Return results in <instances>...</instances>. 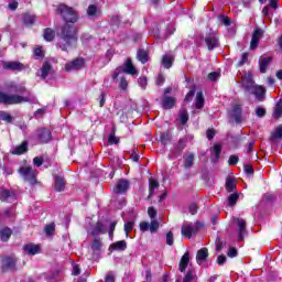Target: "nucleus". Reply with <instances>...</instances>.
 I'll return each instance as SVG.
<instances>
[{
    "label": "nucleus",
    "instance_id": "obj_1",
    "mask_svg": "<svg viewBox=\"0 0 282 282\" xmlns=\"http://www.w3.org/2000/svg\"><path fill=\"white\" fill-rule=\"evenodd\" d=\"M57 36L61 42L57 43V47L62 50V52H69L72 47H75L78 43V30L74 24L64 23L59 28V32Z\"/></svg>",
    "mask_w": 282,
    "mask_h": 282
},
{
    "label": "nucleus",
    "instance_id": "obj_2",
    "mask_svg": "<svg viewBox=\"0 0 282 282\" xmlns=\"http://www.w3.org/2000/svg\"><path fill=\"white\" fill-rule=\"evenodd\" d=\"M55 12L56 14L61 15V19L62 21H64V23L75 25V23H78V21H80V15L76 11V9L65 3L57 4Z\"/></svg>",
    "mask_w": 282,
    "mask_h": 282
},
{
    "label": "nucleus",
    "instance_id": "obj_3",
    "mask_svg": "<svg viewBox=\"0 0 282 282\" xmlns=\"http://www.w3.org/2000/svg\"><path fill=\"white\" fill-rule=\"evenodd\" d=\"M21 102H30V97L0 91V105H6L8 107L10 105H21Z\"/></svg>",
    "mask_w": 282,
    "mask_h": 282
},
{
    "label": "nucleus",
    "instance_id": "obj_4",
    "mask_svg": "<svg viewBox=\"0 0 282 282\" xmlns=\"http://www.w3.org/2000/svg\"><path fill=\"white\" fill-rule=\"evenodd\" d=\"M19 259H17L14 257V254L12 256H4L1 259V272L6 273V272H17V263H18Z\"/></svg>",
    "mask_w": 282,
    "mask_h": 282
},
{
    "label": "nucleus",
    "instance_id": "obj_5",
    "mask_svg": "<svg viewBox=\"0 0 282 282\" xmlns=\"http://www.w3.org/2000/svg\"><path fill=\"white\" fill-rule=\"evenodd\" d=\"M234 224L237 226L238 241H243L248 235V221L240 217H234Z\"/></svg>",
    "mask_w": 282,
    "mask_h": 282
},
{
    "label": "nucleus",
    "instance_id": "obj_6",
    "mask_svg": "<svg viewBox=\"0 0 282 282\" xmlns=\"http://www.w3.org/2000/svg\"><path fill=\"white\" fill-rule=\"evenodd\" d=\"M19 173L23 177L24 182H28L32 186H35L36 174H34V170L32 169V166H21Z\"/></svg>",
    "mask_w": 282,
    "mask_h": 282
},
{
    "label": "nucleus",
    "instance_id": "obj_7",
    "mask_svg": "<svg viewBox=\"0 0 282 282\" xmlns=\"http://www.w3.org/2000/svg\"><path fill=\"white\" fill-rule=\"evenodd\" d=\"M204 41L209 52H213V50H217V47H219V37L215 33H208Z\"/></svg>",
    "mask_w": 282,
    "mask_h": 282
},
{
    "label": "nucleus",
    "instance_id": "obj_8",
    "mask_svg": "<svg viewBox=\"0 0 282 282\" xmlns=\"http://www.w3.org/2000/svg\"><path fill=\"white\" fill-rule=\"evenodd\" d=\"M130 186L131 184L127 178H121L117 182L116 186L113 187V193H116L117 195H126Z\"/></svg>",
    "mask_w": 282,
    "mask_h": 282
},
{
    "label": "nucleus",
    "instance_id": "obj_9",
    "mask_svg": "<svg viewBox=\"0 0 282 282\" xmlns=\"http://www.w3.org/2000/svg\"><path fill=\"white\" fill-rule=\"evenodd\" d=\"M37 140L40 144H47L52 140V131L47 128L37 129Z\"/></svg>",
    "mask_w": 282,
    "mask_h": 282
},
{
    "label": "nucleus",
    "instance_id": "obj_10",
    "mask_svg": "<svg viewBox=\"0 0 282 282\" xmlns=\"http://www.w3.org/2000/svg\"><path fill=\"white\" fill-rule=\"evenodd\" d=\"M119 67L123 74H129L130 76H135V74H138V69L133 66L131 57H128L123 65Z\"/></svg>",
    "mask_w": 282,
    "mask_h": 282
},
{
    "label": "nucleus",
    "instance_id": "obj_11",
    "mask_svg": "<svg viewBox=\"0 0 282 282\" xmlns=\"http://www.w3.org/2000/svg\"><path fill=\"white\" fill-rule=\"evenodd\" d=\"M3 69H9L10 72H23L25 69V65L21 62H3Z\"/></svg>",
    "mask_w": 282,
    "mask_h": 282
},
{
    "label": "nucleus",
    "instance_id": "obj_12",
    "mask_svg": "<svg viewBox=\"0 0 282 282\" xmlns=\"http://www.w3.org/2000/svg\"><path fill=\"white\" fill-rule=\"evenodd\" d=\"M85 67V61L83 58H75L72 62L65 64V72H73V69H83Z\"/></svg>",
    "mask_w": 282,
    "mask_h": 282
},
{
    "label": "nucleus",
    "instance_id": "obj_13",
    "mask_svg": "<svg viewBox=\"0 0 282 282\" xmlns=\"http://www.w3.org/2000/svg\"><path fill=\"white\" fill-rule=\"evenodd\" d=\"M261 36H263V30L256 29L252 33L251 42H250V50H257L259 47V41H261Z\"/></svg>",
    "mask_w": 282,
    "mask_h": 282
},
{
    "label": "nucleus",
    "instance_id": "obj_14",
    "mask_svg": "<svg viewBox=\"0 0 282 282\" xmlns=\"http://www.w3.org/2000/svg\"><path fill=\"white\" fill-rule=\"evenodd\" d=\"M67 183L65 182V176L55 175L54 177V188L56 193H63L65 191Z\"/></svg>",
    "mask_w": 282,
    "mask_h": 282
},
{
    "label": "nucleus",
    "instance_id": "obj_15",
    "mask_svg": "<svg viewBox=\"0 0 282 282\" xmlns=\"http://www.w3.org/2000/svg\"><path fill=\"white\" fill-rule=\"evenodd\" d=\"M272 64V56H260L259 58V67L260 74H265L268 72V67Z\"/></svg>",
    "mask_w": 282,
    "mask_h": 282
},
{
    "label": "nucleus",
    "instance_id": "obj_16",
    "mask_svg": "<svg viewBox=\"0 0 282 282\" xmlns=\"http://www.w3.org/2000/svg\"><path fill=\"white\" fill-rule=\"evenodd\" d=\"M195 232V227L193 224H183L181 227V235L186 239H193V234Z\"/></svg>",
    "mask_w": 282,
    "mask_h": 282
},
{
    "label": "nucleus",
    "instance_id": "obj_17",
    "mask_svg": "<svg viewBox=\"0 0 282 282\" xmlns=\"http://www.w3.org/2000/svg\"><path fill=\"white\" fill-rule=\"evenodd\" d=\"M242 85L246 89V91H251L254 87V79L252 78V73H247L242 77Z\"/></svg>",
    "mask_w": 282,
    "mask_h": 282
},
{
    "label": "nucleus",
    "instance_id": "obj_18",
    "mask_svg": "<svg viewBox=\"0 0 282 282\" xmlns=\"http://www.w3.org/2000/svg\"><path fill=\"white\" fill-rule=\"evenodd\" d=\"M188 263H191V252L186 251L180 260V264H178L180 272H186V268H188Z\"/></svg>",
    "mask_w": 282,
    "mask_h": 282
},
{
    "label": "nucleus",
    "instance_id": "obj_19",
    "mask_svg": "<svg viewBox=\"0 0 282 282\" xmlns=\"http://www.w3.org/2000/svg\"><path fill=\"white\" fill-rule=\"evenodd\" d=\"M176 102L177 98L171 96H163L161 104L163 109H173Z\"/></svg>",
    "mask_w": 282,
    "mask_h": 282
},
{
    "label": "nucleus",
    "instance_id": "obj_20",
    "mask_svg": "<svg viewBox=\"0 0 282 282\" xmlns=\"http://www.w3.org/2000/svg\"><path fill=\"white\" fill-rule=\"evenodd\" d=\"M208 260V248H202L196 253V263L202 265V263Z\"/></svg>",
    "mask_w": 282,
    "mask_h": 282
},
{
    "label": "nucleus",
    "instance_id": "obj_21",
    "mask_svg": "<svg viewBox=\"0 0 282 282\" xmlns=\"http://www.w3.org/2000/svg\"><path fill=\"white\" fill-rule=\"evenodd\" d=\"M187 142H188V139L186 138L180 139L177 143L174 144L173 153H175V155H182V153L184 152V149H186Z\"/></svg>",
    "mask_w": 282,
    "mask_h": 282
},
{
    "label": "nucleus",
    "instance_id": "obj_22",
    "mask_svg": "<svg viewBox=\"0 0 282 282\" xmlns=\"http://www.w3.org/2000/svg\"><path fill=\"white\" fill-rule=\"evenodd\" d=\"M107 229L105 228V224L102 221L98 220L95 225V227L91 229L90 235L91 237H96L97 235H106Z\"/></svg>",
    "mask_w": 282,
    "mask_h": 282
},
{
    "label": "nucleus",
    "instance_id": "obj_23",
    "mask_svg": "<svg viewBox=\"0 0 282 282\" xmlns=\"http://www.w3.org/2000/svg\"><path fill=\"white\" fill-rule=\"evenodd\" d=\"M23 250L28 254H31V257H34V254H39V252H41V246L29 243L23 246Z\"/></svg>",
    "mask_w": 282,
    "mask_h": 282
},
{
    "label": "nucleus",
    "instance_id": "obj_24",
    "mask_svg": "<svg viewBox=\"0 0 282 282\" xmlns=\"http://www.w3.org/2000/svg\"><path fill=\"white\" fill-rule=\"evenodd\" d=\"M242 113L243 109L241 108V105L237 104L232 107V118L238 124L241 123Z\"/></svg>",
    "mask_w": 282,
    "mask_h": 282
},
{
    "label": "nucleus",
    "instance_id": "obj_25",
    "mask_svg": "<svg viewBox=\"0 0 282 282\" xmlns=\"http://www.w3.org/2000/svg\"><path fill=\"white\" fill-rule=\"evenodd\" d=\"M22 22L26 28H32L36 23V15L24 13L22 14Z\"/></svg>",
    "mask_w": 282,
    "mask_h": 282
},
{
    "label": "nucleus",
    "instance_id": "obj_26",
    "mask_svg": "<svg viewBox=\"0 0 282 282\" xmlns=\"http://www.w3.org/2000/svg\"><path fill=\"white\" fill-rule=\"evenodd\" d=\"M109 250H116L117 252H124L127 250V240H119L110 245Z\"/></svg>",
    "mask_w": 282,
    "mask_h": 282
},
{
    "label": "nucleus",
    "instance_id": "obj_27",
    "mask_svg": "<svg viewBox=\"0 0 282 282\" xmlns=\"http://www.w3.org/2000/svg\"><path fill=\"white\" fill-rule=\"evenodd\" d=\"M11 153L12 155H23L28 153V141H23L20 145L15 147Z\"/></svg>",
    "mask_w": 282,
    "mask_h": 282
},
{
    "label": "nucleus",
    "instance_id": "obj_28",
    "mask_svg": "<svg viewBox=\"0 0 282 282\" xmlns=\"http://www.w3.org/2000/svg\"><path fill=\"white\" fill-rule=\"evenodd\" d=\"M225 188L227 193H235V191H237V182L232 176L226 178Z\"/></svg>",
    "mask_w": 282,
    "mask_h": 282
},
{
    "label": "nucleus",
    "instance_id": "obj_29",
    "mask_svg": "<svg viewBox=\"0 0 282 282\" xmlns=\"http://www.w3.org/2000/svg\"><path fill=\"white\" fill-rule=\"evenodd\" d=\"M44 41H47V43H52L54 39H56V31L52 28H46L43 31Z\"/></svg>",
    "mask_w": 282,
    "mask_h": 282
},
{
    "label": "nucleus",
    "instance_id": "obj_30",
    "mask_svg": "<svg viewBox=\"0 0 282 282\" xmlns=\"http://www.w3.org/2000/svg\"><path fill=\"white\" fill-rule=\"evenodd\" d=\"M249 93H251L256 98H265V87L263 86H253Z\"/></svg>",
    "mask_w": 282,
    "mask_h": 282
},
{
    "label": "nucleus",
    "instance_id": "obj_31",
    "mask_svg": "<svg viewBox=\"0 0 282 282\" xmlns=\"http://www.w3.org/2000/svg\"><path fill=\"white\" fill-rule=\"evenodd\" d=\"M160 187V182L153 177L149 178V195L148 199H151V195L155 193V188Z\"/></svg>",
    "mask_w": 282,
    "mask_h": 282
},
{
    "label": "nucleus",
    "instance_id": "obj_32",
    "mask_svg": "<svg viewBox=\"0 0 282 282\" xmlns=\"http://www.w3.org/2000/svg\"><path fill=\"white\" fill-rule=\"evenodd\" d=\"M172 138H173V135L171 134V132L169 130H166V131L160 133L159 142H161V144H163V147H166L171 142Z\"/></svg>",
    "mask_w": 282,
    "mask_h": 282
},
{
    "label": "nucleus",
    "instance_id": "obj_33",
    "mask_svg": "<svg viewBox=\"0 0 282 282\" xmlns=\"http://www.w3.org/2000/svg\"><path fill=\"white\" fill-rule=\"evenodd\" d=\"M52 72V64H50L48 62H44L42 67H41V78H43V80H45V78H47V76H50V73Z\"/></svg>",
    "mask_w": 282,
    "mask_h": 282
},
{
    "label": "nucleus",
    "instance_id": "obj_34",
    "mask_svg": "<svg viewBox=\"0 0 282 282\" xmlns=\"http://www.w3.org/2000/svg\"><path fill=\"white\" fill-rule=\"evenodd\" d=\"M272 118H274V120H279L280 118H282V98L279 99V101L276 102L272 113Z\"/></svg>",
    "mask_w": 282,
    "mask_h": 282
},
{
    "label": "nucleus",
    "instance_id": "obj_35",
    "mask_svg": "<svg viewBox=\"0 0 282 282\" xmlns=\"http://www.w3.org/2000/svg\"><path fill=\"white\" fill-rule=\"evenodd\" d=\"M137 58L142 63V65H145V63H149V53L140 48L137 53Z\"/></svg>",
    "mask_w": 282,
    "mask_h": 282
},
{
    "label": "nucleus",
    "instance_id": "obj_36",
    "mask_svg": "<svg viewBox=\"0 0 282 282\" xmlns=\"http://www.w3.org/2000/svg\"><path fill=\"white\" fill-rule=\"evenodd\" d=\"M12 237V229L6 227L0 231V239L1 241H10V238Z\"/></svg>",
    "mask_w": 282,
    "mask_h": 282
},
{
    "label": "nucleus",
    "instance_id": "obj_37",
    "mask_svg": "<svg viewBox=\"0 0 282 282\" xmlns=\"http://www.w3.org/2000/svg\"><path fill=\"white\" fill-rule=\"evenodd\" d=\"M204 105H205L204 93L198 91L196 94L195 107L196 109H204Z\"/></svg>",
    "mask_w": 282,
    "mask_h": 282
},
{
    "label": "nucleus",
    "instance_id": "obj_38",
    "mask_svg": "<svg viewBox=\"0 0 282 282\" xmlns=\"http://www.w3.org/2000/svg\"><path fill=\"white\" fill-rule=\"evenodd\" d=\"M0 120H3V122H8V124H12L14 118L12 117V115H10V112L0 110Z\"/></svg>",
    "mask_w": 282,
    "mask_h": 282
},
{
    "label": "nucleus",
    "instance_id": "obj_39",
    "mask_svg": "<svg viewBox=\"0 0 282 282\" xmlns=\"http://www.w3.org/2000/svg\"><path fill=\"white\" fill-rule=\"evenodd\" d=\"M228 206H237V202H239V193L230 194L227 198Z\"/></svg>",
    "mask_w": 282,
    "mask_h": 282
},
{
    "label": "nucleus",
    "instance_id": "obj_40",
    "mask_svg": "<svg viewBox=\"0 0 282 282\" xmlns=\"http://www.w3.org/2000/svg\"><path fill=\"white\" fill-rule=\"evenodd\" d=\"M161 64L165 69H171L173 67V59L169 55H163Z\"/></svg>",
    "mask_w": 282,
    "mask_h": 282
},
{
    "label": "nucleus",
    "instance_id": "obj_41",
    "mask_svg": "<svg viewBox=\"0 0 282 282\" xmlns=\"http://www.w3.org/2000/svg\"><path fill=\"white\" fill-rule=\"evenodd\" d=\"M195 164V154L189 153L188 156L184 160V167L191 169Z\"/></svg>",
    "mask_w": 282,
    "mask_h": 282
},
{
    "label": "nucleus",
    "instance_id": "obj_42",
    "mask_svg": "<svg viewBox=\"0 0 282 282\" xmlns=\"http://www.w3.org/2000/svg\"><path fill=\"white\" fill-rule=\"evenodd\" d=\"M33 56L35 61H41V58H45V53L43 52V47L41 46L35 47Z\"/></svg>",
    "mask_w": 282,
    "mask_h": 282
},
{
    "label": "nucleus",
    "instance_id": "obj_43",
    "mask_svg": "<svg viewBox=\"0 0 282 282\" xmlns=\"http://www.w3.org/2000/svg\"><path fill=\"white\" fill-rule=\"evenodd\" d=\"M102 249V241H100V238H95L91 242V250L94 252H98Z\"/></svg>",
    "mask_w": 282,
    "mask_h": 282
},
{
    "label": "nucleus",
    "instance_id": "obj_44",
    "mask_svg": "<svg viewBox=\"0 0 282 282\" xmlns=\"http://www.w3.org/2000/svg\"><path fill=\"white\" fill-rule=\"evenodd\" d=\"M281 138H282V124H280L275 128V131L271 134L270 140L271 141L281 140Z\"/></svg>",
    "mask_w": 282,
    "mask_h": 282
},
{
    "label": "nucleus",
    "instance_id": "obj_45",
    "mask_svg": "<svg viewBox=\"0 0 282 282\" xmlns=\"http://www.w3.org/2000/svg\"><path fill=\"white\" fill-rule=\"evenodd\" d=\"M188 122V110L186 109H181L180 111V123L181 124H186Z\"/></svg>",
    "mask_w": 282,
    "mask_h": 282
},
{
    "label": "nucleus",
    "instance_id": "obj_46",
    "mask_svg": "<svg viewBox=\"0 0 282 282\" xmlns=\"http://www.w3.org/2000/svg\"><path fill=\"white\" fill-rule=\"evenodd\" d=\"M197 87L196 86H192L189 91L186 94L185 96V102H193V98H195V91H196Z\"/></svg>",
    "mask_w": 282,
    "mask_h": 282
},
{
    "label": "nucleus",
    "instance_id": "obj_47",
    "mask_svg": "<svg viewBox=\"0 0 282 282\" xmlns=\"http://www.w3.org/2000/svg\"><path fill=\"white\" fill-rule=\"evenodd\" d=\"M218 20L226 28H230V25H232V21L230 20V18L228 15H219Z\"/></svg>",
    "mask_w": 282,
    "mask_h": 282
},
{
    "label": "nucleus",
    "instance_id": "obj_48",
    "mask_svg": "<svg viewBox=\"0 0 282 282\" xmlns=\"http://www.w3.org/2000/svg\"><path fill=\"white\" fill-rule=\"evenodd\" d=\"M249 54L248 53H242L241 59L236 64V67H243V65L250 63L248 59Z\"/></svg>",
    "mask_w": 282,
    "mask_h": 282
},
{
    "label": "nucleus",
    "instance_id": "obj_49",
    "mask_svg": "<svg viewBox=\"0 0 282 282\" xmlns=\"http://www.w3.org/2000/svg\"><path fill=\"white\" fill-rule=\"evenodd\" d=\"M54 230H56V225L54 223L48 224L44 228V232L51 237V235H54Z\"/></svg>",
    "mask_w": 282,
    "mask_h": 282
},
{
    "label": "nucleus",
    "instance_id": "obj_50",
    "mask_svg": "<svg viewBox=\"0 0 282 282\" xmlns=\"http://www.w3.org/2000/svg\"><path fill=\"white\" fill-rule=\"evenodd\" d=\"M98 14V7L96 4H90L87 9L88 17H96Z\"/></svg>",
    "mask_w": 282,
    "mask_h": 282
},
{
    "label": "nucleus",
    "instance_id": "obj_51",
    "mask_svg": "<svg viewBox=\"0 0 282 282\" xmlns=\"http://www.w3.org/2000/svg\"><path fill=\"white\" fill-rule=\"evenodd\" d=\"M213 153L215 155V159L219 160V156L221 155V144L216 143L213 148Z\"/></svg>",
    "mask_w": 282,
    "mask_h": 282
},
{
    "label": "nucleus",
    "instance_id": "obj_52",
    "mask_svg": "<svg viewBox=\"0 0 282 282\" xmlns=\"http://www.w3.org/2000/svg\"><path fill=\"white\" fill-rule=\"evenodd\" d=\"M133 226H135V223H133V221H128L124 224L126 237H129V232H131L133 230Z\"/></svg>",
    "mask_w": 282,
    "mask_h": 282
},
{
    "label": "nucleus",
    "instance_id": "obj_53",
    "mask_svg": "<svg viewBox=\"0 0 282 282\" xmlns=\"http://www.w3.org/2000/svg\"><path fill=\"white\" fill-rule=\"evenodd\" d=\"M195 281V274H193V270H188L183 279V282Z\"/></svg>",
    "mask_w": 282,
    "mask_h": 282
},
{
    "label": "nucleus",
    "instance_id": "obj_54",
    "mask_svg": "<svg viewBox=\"0 0 282 282\" xmlns=\"http://www.w3.org/2000/svg\"><path fill=\"white\" fill-rule=\"evenodd\" d=\"M268 113V111L265 110V108H261V107H258L256 109V116L258 118H265V115Z\"/></svg>",
    "mask_w": 282,
    "mask_h": 282
},
{
    "label": "nucleus",
    "instance_id": "obj_55",
    "mask_svg": "<svg viewBox=\"0 0 282 282\" xmlns=\"http://www.w3.org/2000/svg\"><path fill=\"white\" fill-rule=\"evenodd\" d=\"M239 163V156L232 154L229 156L228 164L229 166H235Z\"/></svg>",
    "mask_w": 282,
    "mask_h": 282
},
{
    "label": "nucleus",
    "instance_id": "obj_56",
    "mask_svg": "<svg viewBox=\"0 0 282 282\" xmlns=\"http://www.w3.org/2000/svg\"><path fill=\"white\" fill-rule=\"evenodd\" d=\"M128 87H129V82H127L126 77H121L120 83H119V88L122 89L123 91H126V89H128Z\"/></svg>",
    "mask_w": 282,
    "mask_h": 282
},
{
    "label": "nucleus",
    "instance_id": "obj_57",
    "mask_svg": "<svg viewBox=\"0 0 282 282\" xmlns=\"http://www.w3.org/2000/svg\"><path fill=\"white\" fill-rule=\"evenodd\" d=\"M13 91L15 94H28V88L25 86H13Z\"/></svg>",
    "mask_w": 282,
    "mask_h": 282
},
{
    "label": "nucleus",
    "instance_id": "obj_58",
    "mask_svg": "<svg viewBox=\"0 0 282 282\" xmlns=\"http://www.w3.org/2000/svg\"><path fill=\"white\" fill-rule=\"evenodd\" d=\"M239 254V252L237 251V248L231 247L229 248L228 252H227V257H229L230 259H235V257H237Z\"/></svg>",
    "mask_w": 282,
    "mask_h": 282
},
{
    "label": "nucleus",
    "instance_id": "obj_59",
    "mask_svg": "<svg viewBox=\"0 0 282 282\" xmlns=\"http://www.w3.org/2000/svg\"><path fill=\"white\" fill-rule=\"evenodd\" d=\"M243 171L248 175H254V167H252L250 164H245L243 165Z\"/></svg>",
    "mask_w": 282,
    "mask_h": 282
},
{
    "label": "nucleus",
    "instance_id": "obj_60",
    "mask_svg": "<svg viewBox=\"0 0 282 282\" xmlns=\"http://www.w3.org/2000/svg\"><path fill=\"white\" fill-rule=\"evenodd\" d=\"M160 228V223L158 220H152L150 224V232H155Z\"/></svg>",
    "mask_w": 282,
    "mask_h": 282
},
{
    "label": "nucleus",
    "instance_id": "obj_61",
    "mask_svg": "<svg viewBox=\"0 0 282 282\" xmlns=\"http://www.w3.org/2000/svg\"><path fill=\"white\" fill-rule=\"evenodd\" d=\"M216 134H217V131H215V129H207L206 131L207 140H214Z\"/></svg>",
    "mask_w": 282,
    "mask_h": 282
},
{
    "label": "nucleus",
    "instance_id": "obj_62",
    "mask_svg": "<svg viewBox=\"0 0 282 282\" xmlns=\"http://www.w3.org/2000/svg\"><path fill=\"white\" fill-rule=\"evenodd\" d=\"M120 139L116 138V134H110L108 137V143L109 144H119Z\"/></svg>",
    "mask_w": 282,
    "mask_h": 282
},
{
    "label": "nucleus",
    "instance_id": "obj_63",
    "mask_svg": "<svg viewBox=\"0 0 282 282\" xmlns=\"http://www.w3.org/2000/svg\"><path fill=\"white\" fill-rule=\"evenodd\" d=\"M174 239H173V231H169L166 234V245L167 246H173Z\"/></svg>",
    "mask_w": 282,
    "mask_h": 282
},
{
    "label": "nucleus",
    "instance_id": "obj_64",
    "mask_svg": "<svg viewBox=\"0 0 282 282\" xmlns=\"http://www.w3.org/2000/svg\"><path fill=\"white\" fill-rule=\"evenodd\" d=\"M197 210H199V207L197 206V204L193 203L192 205H189V213L192 215H197Z\"/></svg>",
    "mask_w": 282,
    "mask_h": 282
}]
</instances>
